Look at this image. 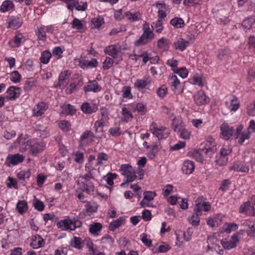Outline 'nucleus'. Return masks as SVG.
I'll list each match as a JSON object with an SVG mask.
<instances>
[{
  "mask_svg": "<svg viewBox=\"0 0 255 255\" xmlns=\"http://www.w3.org/2000/svg\"><path fill=\"white\" fill-rule=\"evenodd\" d=\"M120 171L126 179L125 182L121 185V186H123L127 183L131 182L137 178L136 172L128 164H122L120 168Z\"/></svg>",
  "mask_w": 255,
  "mask_h": 255,
  "instance_id": "obj_1",
  "label": "nucleus"
},
{
  "mask_svg": "<svg viewBox=\"0 0 255 255\" xmlns=\"http://www.w3.org/2000/svg\"><path fill=\"white\" fill-rule=\"evenodd\" d=\"M24 159V156L19 153L8 154L5 161V165L7 167H10L11 165H16L22 162Z\"/></svg>",
  "mask_w": 255,
  "mask_h": 255,
  "instance_id": "obj_2",
  "label": "nucleus"
},
{
  "mask_svg": "<svg viewBox=\"0 0 255 255\" xmlns=\"http://www.w3.org/2000/svg\"><path fill=\"white\" fill-rule=\"evenodd\" d=\"M150 130L159 140L166 138L168 136V133L165 132L166 130L165 128L161 127L158 128L156 127V124L154 123L151 124Z\"/></svg>",
  "mask_w": 255,
  "mask_h": 255,
  "instance_id": "obj_3",
  "label": "nucleus"
},
{
  "mask_svg": "<svg viewBox=\"0 0 255 255\" xmlns=\"http://www.w3.org/2000/svg\"><path fill=\"white\" fill-rule=\"evenodd\" d=\"M70 75L68 70L64 71L60 73L59 78L58 82L57 84H54L56 88L59 87L63 89L66 87L68 83V77Z\"/></svg>",
  "mask_w": 255,
  "mask_h": 255,
  "instance_id": "obj_4",
  "label": "nucleus"
},
{
  "mask_svg": "<svg viewBox=\"0 0 255 255\" xmlns=\"http://www.w3.org/2000/svg\"><path fill=\"white\" fill-rule=\"evenodd\" d=\"M239 212L250 216H255V208L251 205L250 201H247L242 204L240 207Z\"/></svg>",
  "mask_w": 255,
  "mask_h": 255,
  "instance_id": "obj_5",
  "label": "nucleus"
},
{
  "mask_svg": "<svg viewBox=\"0 0 255 255\" xmlns=\"http://www.w3.org/2000/svg\"><path fill=\"white\" fill-rule=\"evenodd\" d=\"M20 92V88L11 86L6 91L5 98L8 100H14L19 96Z\"/></svg>",
  "mask_w": 255,
  "mask_h": 255,
  "instance_id": "obj_6",
  "label": "nucleus"
},
{
  "mask_svg": "<svg viewBox=\"0 0 255 255\" xmlns=\"http://www.w3.org/2000/svg\"><path fill=\"white\" fill-rule=\"evenodd\" d=\"M220 129L223 138L225 140H228L233 135L234 132V128L226 124H222Z\"/></svg>",
  "mask_w": 255,
  "mask_h": 255,
  "instance_id": "obj_7",
  "label": "nucleus"
},
{
  "mask_svg": "<svg viewBox=\"0 0 255 255\" xmlns=\"http://www.w3.org/2000/svg\"><path fill=\"white\" fill-rule=\"evenodd\" d=\"M30 152L33 156H36L42 151L45 147V144L43 141L35 142L29 145Z\"/></svg>",
  "mask_w": 255,
  "mask_h": 255,
  "instance_id": "obj_8",
  "label": "nucleus"
},
{
  "mask_svg": "<svg viewBox=\"0 0 255 255\" xmlns=\"http://www.w3.org/2000/svg\"><path fill=\"white\" fill-rule=\"evenodd\" d=\"M85 92H93L96 93L102 90V87L98 84L96 81H89L87 86L83 88Z\"/></svg>",
  "mask_w": 255,
  "mask_h": 255,
  "instance_id": "obj_9",
  "label": "nucleus"
},
{
  "mask_svg": "<svg viewBox=\"0 0 255 255\" xmlns=\"http://www.w3.org/2000/svg\"><path fill=\"white\" fill-rule=\"evenodd\" d=\"M45 245V241L42 237L38 235L33 236L31 238L30 246L35 249L43 247Z\"/></svg>",
  "mask_w": 255,
  "mask_h": 255,
  "instance_id": "obj_10",
  "label": "nucleus"
},
{
  "mask_svg": "<svg viewBox=\"0 0 255 255\" xmlns=\"http://www.w3.org/2000/svg\"><path fill=\"white\" fill-rule=\"evenodd\" d=\"M98 108L95 104L85 102L81 106V111L85 114H91L97 111Z\"/></svg>",
  "mask_w": 255,
  "mask_h": 255,
  "instance_id": "obj_11",
  "label": "nucleus"
},
{
  "mask_svg": "<svg viewBox=\"0 0 255 255\" xmlns=\"http://www.w3.org/2000/svg\"><path fill=\"white\" fill-rule=\"evenodd\" d=\"M121 51L120 47H118L117 45H111L106 47L104 52L111 56L113 58L117 57L118 53Z\"/></svg>",
  "mask_w": 255,
  "mask_h": 255,
  "instance_id": "obj_12",
  "label": "nucleus"
},
{
  "mask_svg": "<svg viewBox=\"0 0 255 255\" xmlns=\"http://www.w3.org/2000/svg\"><path fill=\"white\" fill-rule=\"evenodd\" d=\"M196 103L199 105L205 104L208 102V98L205 93L202 91H199L194 96Z\"/></svg>",
  "mask_w": 255,
  "mask_h": 255,
  "instance_id": "obj_13",
  "label": "nucleus"
},
{
  "mask_svg": "<svg viewBox=\"0 0 255 255\" xmlns=\"http://www.w3.org/2000/svg\"><path fill=\"white\" fill-rule=\"evenodd\" d=\"M230 169L237 172L248 173L249 171V167L243 165L241 161H238L234 163L233 165L230 167Z\"/></svg>",
  "mask_w": 255,
  "mask_h": 255,
  "instance_id": "obj_14",
  "label": "nucleus"
},
{
  "mask_svg": "<svg viewBox=\"0 0 255 255\" xmlns=\"http://www.w3.org/2000/svg\"><path fill=\"white\" fill-rule=\"evenodd\" d=\"M57 227L63 231H72L71 219L67 218L57 222Z\"/></svg>",
  "mask_w": 255,
  "mask_h": 255,
  "instance_id": "obj_15",
  "label": "nucleus"
},
{
  "mask_svg": "<svg viewBox=\"0 0 255 255\" xmlns=\"http://www.w3.org/2000/svg\"><path fill=\"white\" fill-rule=\"evenodd\" d=\"M194 214L190 217L189 222L194 226H198L200 219L199 216L202 215V212H200L199 207H194Z\"/></svg>",
  "mask_w": 255,
  "mask_h": 255,
  "instance_id": "obj_16",
  "label": "nucleus"
},
{
  "mask_svg": "<svg viewBox=\"0 0 255 255\" xmlns=\"http://www.w3.org/2000/svg\"><path fill=\"white\" fill-rule=\"evenodd\" d=\"M195 169L194 162L191 160H187L183 163L182 170L186 174H190Z\"/></svg>",
  "mask_w": 255,
  "mask_h": 255,
  "instance_id": "obj_17",
  "label": "nucleus"
},
{
  "mask_svg": "<svg viewBox=\"0 0 255 255\" xmlns=\"http://www.w3.org/2000/svg\"><path fill=\"white\" fill-rule=\"evenodd\" d=\"M225 105L232 111H237L239 108L240 105L238 98L235 96H233L230 102L226 101Z\"/></svg>",
  "mask_w": 255,
  "mask_h": 255,
  "instance_id": "obj_18",
  "label": "nucleus"
},
{
  "mask_svg": "<svg viewBox=\"0 0 255 255\" xmlns=\"http://www.w3.org/2000/svg\"><path fill=\"white\" fill-rule=\"evenodd\" d=\"M239 242L238 237L237 235L232 236V240L230 242L222 241L221 244L225 249L230 250L237 246V243Z\"/></svg>",
  "mask_w": 255,
  "mask_h": 255,
  "instance_id": "obj_19",
  "label": "nucleus"
},
{
  "mask_svg": "<svg viewBox=\"0 0 255 255\" xmlns=\"http://www.w3.org/2000/svg\"><path fill=\"white\" fill-rule=\"evenodd\" d=\"M189 42L188 41L180 38L174 42L173 46L175 49H178L182 51L189 45Z\"/></svg>",
  "mask_w": 255,
  "mask_h": 255,
  "instance_id": "obj_20",
  "label": "nucleus"
},
{
  "mask_svg": "<svg viewBox=\"0 0 255 255\" xmlns=\"http://www.w3.org/2000/svg\"><path fill=\"white\" fill-rule=\"evenodd\" d=\"M14 7V4L11 0H5L2 3L0 7V11L2 12H5L13 10Z\"/></svg>",
  "mask_w": 255,
  "mask_h": 255,
  "instance_id": "obj_21",
  "label": "nucleus"
},
{
  "mask_svg": "<svg viewBox=\"0 0 255 255\" xmlns=\"http://www.w3.org/2000/svg\"><path fill=\"white\" fill-rule=\"evenodd\" d=\"M151 83V80L146 77H144L142 79H137L134 83V86L138 89H143L145 87Z\"/></svg>",
  "mask_w": 255,
  "mask_h": 255,
  "instance_id": "obj_22",
  "label": "nucleus"
},
{
  "mask_svg": "<svg viewBox=\"0 0 255 255\" xmlns=\"http://www.w3.org/2000/svg\"><path fill=\"white\" fill-rule=\"evenodd\" d=\"M125 221L124 217H120L118 219L114 220L109 225V230L111 231H114L116 229L119 228Z\"/></svg>",
  "mask_w": 255,
  "mask_h": 255,
  "instance_id": "obj_23",
  "label": "nucleus"
},
{
  "mask_svg": "<svg viewBox=\"0 0 255 255\" xmlns=\"http://www.w3.org/2000/svg\"><path fill=\"white\" fill-rule=\"evenodd\" d=\"M168 79L171 90L172 91L176 90L180 84V81L177 76L175 75H169Z\"/></svg>",
  "mask_w": 255,
  "mask_h": 255,
  "instance_id": "obj_24",
  "label": "nucleus"
},
{
  "mask_svg": "<svg viewBox=\"0 0 255 255\" xmlns=\"http://www.w3.org/2000/svg\"><path fill=\"white\" fill-rule=\"evenodd\" d=\"M199 207L200 212H202L203 208L204 211L208 212L210 209V205L208 202H204L202 203V199L198 198L196 201V204L195 207Z\"/></svg>",
  "mask_w": 255,
  "mask_h": 255,
  "instance_id": "obj_25",
  "label": "nucleus"
},
{
  "mask_svg": "<svg viewBox=\"0 0 255 255\" xmlns=\"http://www.w3.org/2000/svg\"><path fill=\"white\" fill-rule=\"evenodd\" d=\"M46 110V104L44 102H41L37 105L36 108L34 109L33 114L35 116H42Z\"/></svg>",
  "mask_w": 255,
  "mask_h": 255,
  "instance_id": "obj_26",
  "label": "nucleus"
},
{
  "mask_svg": "<svg viewBox=\"0 0 255 255\" xmlns=\"http://www.w3.org/2000/svg\"><path fill=\"white\" fill-rule=\"evenodd\" d=\"M22 23V20L20 18L12 17L8 22V27L16 29L21 26Z\"/></svg>",
  "mask_w": 255,
  "mask_h": 255,
  "instance_id": "obj_27",
  "label": "nucleus"
},
{
  "mask_svg": "<svg viewBox=\"0 0 255 255\" xmlns=\"http://www.w3.org/2000/svg\"><path fill=\"white\" fill-rule=\"evenodd\" d=\"M147 150V156L149 158L153 159L158 152V146L156 144H153Z\"/></svg>",
  "mask_w": 255,
  "mask_h": 255,
  "instance_id": "obj_28",
  "label": "nucleus"
},
{
  "mask_svg": "<svg viewBox=\"0 0 255 255\" xmlns=\"http://www.w3.org/2000/svg\"><path fill=\"white\" fill-rule=\"evenodd\" d=\"M125 16L130 22H134L141 19V14L138 12L131 13L130 11H127L125 13Z\"/></svg>",
  "mask_w": 255,
  "mask_h": 255,
  "instance_id": "obj_29",
  "label": "nucleus"
},
{
  "mask_svg": "<svg viewBox=\"0 0 255 255\" xmlns=\"http://www.w3.org/2000/svg\"><path fill=\"white\" fill-rule=\"evenodd\" d=\"M102 229V225L100 223H95L90 225L89 232L94 235H98Z\"/></svg>",
  "mask_w": 255,
  "mask_h": 255,
  "instance_id": "obj_30",
  "label": "nucleus"
},
{
  "mask_svg": "<svg viewBox=\"0 0 255 255\" xmlns=\"http://www.w3.org/2000/svg\"><path fill=\"white\" fill-rule=\"evenodd\" d=\"M22 38L23 36L21 34L16 35L14 36L13 39H11L9 41L8 44L11 47L13 48L18 47Z\"/></svg>",
  "mask_w": 255,
  "mask_h": 255,
  "instance_id": "obj_31",
  "label": "nucleus"
},
{
  "mask_svg": "<svg viewBox=\"0 0 255 255\" xmlns=\"http://www.w3.org/2000/svg\"><path fill=\"white\" fill-rule=\"evenodd\" d=\"M16 209L19 214H23L28 209L27 202L24 200L19 201L16 204Z\"/></svg>",
  "mask_w": 255,
  "mask_h": 255,
  "instance_id": "obj_32",
  "label": "nucleus"
},
{
  "mask_svg": "<svg viewBox=\"0 0 255 255\" xmlns=\"http://www.w3.org/2000/svg\"><path fill=\"white\" fill-rule=\"evenodd\" d=\"M169 40L167 39L162 37L158 40L157 46L163 50H167L169 48Z\"/></svg>",
  "mask_w": 255,
  "mask_h": 255,
  "instance_id": "obj_33",
  "label": "nucleus"
},
{
  "mask_svg": "<svg viewBox=\"0 0 255 255\" xmlns=\"http://www.w3.org/2000/svg\"><path fill=\"white\" fill-rule=\"evenodd\" d=\"M36 80L32 78H27L25 81L23 89L25 91H30L33 87L35 86Z\"/></svg>",
  "mask_w": 255,
  "mask_h": 255,
  "instance_id": "obj_34",
  "label": "nucleus"
},
{
  "mask_svg": "<svg viewBox=\"0 0 255 255\" xmlns=\"http://www.w3.org/2000/svg\"><path fill=\"white\" fill-rule=\"evenodd\" d=\"M170 24L176 28H182L185 25L184 22L180 17H175L170 20Z\"/></svg>",
  "mask_w": 255,
  "mask_h": 255,
  "instance_id": "obj_35",
  "label": "nucleus"
},
{
  "mask_svg": "<svg viewBox=\"0 0 255 255\" xmlns=\"http://www.w3.org/2000/svg\"><path fill=\"white\" fill-rule=\"evenodd\" d=\"M81 187L83 191L88 194H90L94 191V186L92 183L87 184L85 182H82L81 183Z\"/></svg>",
  "mask_w": 255,
  "mask_h": 255,
  "instance_id": "obj_36",
  "label": "nucleus"
},
{
  "mask_svg": "<svg viewBox=\"0 0 255 255\" xmlns=\"http://www.w3.org/2000/svg\"><path fill=\"white\" fill-rule=\"evenodd\" d=\"M51 56L52 54L49 51L45 50L42 52L40 60L43 64H46L49 62Z\"/></svg>",
  "mask_w": 255,
  "mask_h": 255,
  "instance_id": "obj_37",
  "label": "nucleus"
},
{
  "mask_svg": "<svg viewBox=\"0 0 255 255\" xmlns=\"http://www.w3.org/2000/svg\"><path fill=\"white\" fill-rule=\"evenodd\" d=\"M31 175L29 170H21L17 174V177L19 180L25 181L28 179Z\"/></svg>",
  "mask_w": 255,
  "mask_h": 255,
  "instance_id": "obj_38",
  "label": "nucleus"
},
{
  "mask_svg": "<svg viewBox=\"0 0 255 255\" xmlns=\"http://www.w3.org/2000/svg\"><path fill=\"white\" fill-rule=\"evenodd\" d=\"M255 21V19L253 17H248L242 22V26L244 29H249Z\"/></svg>",
  "mask_w": 255,
  "mask_h": 255,
  "instance_id": "obj_39",
  "label": "nucleus"
},
{
  "mask_svg": "<svg viewBox=\"0 0 255 255\" xmlns=\"http://www.w3.org/2000/svg\"><path fill=\"white\" fill-rule=\"evenodd\" d=\"M46 32L45 28H44V26H43L38 28L36 31V34L39 40H45L46 38Z\"/></svg>",
  "mask_w": 255,
  "mask_h": 255,
  "instance_id": "obj_40",
  "label": "nucleus"
},
{
  "mask_svg": "<svg viewBox=\"0 0 255 255\" xmlns=\"http://www.w3.org/2000/svg\"><path fill=\"white\" fill-rule=\"evenodd\" d=\"M22 136V134H21L18 138L16 140V142L18 144H21V146L20 147V151L23 152L27 149V147L28 146V141H25V139H21V136Z\"/></svg>",
  "mask_w": 255,
  "mask_h": 255,
  "instance_id": "obj_41",
  "label": "nucleus"
},
{
  "mask_svg": "<svg viewBox=\"0 0 255 255\" xmlns=\"http://www.w3.org/2000/svg\"><path fill=\"white\" fill-rule=\"evenodd\" d=\"M70 245L75 248L81 249L82 248L81 245V239L79 237H74L70 242Z\"/></svg>",
  "mask_w": 255,
  "mask_h": 255,
  "instance_id": "obj_42",
  "label": "nucleus"
},
{
  "mask_svg": "<svg viewBox=\"0 0 255 255\" xmlns=\"http://www.w3.org/2000/svg\"><path fill=\"white\" fill-rule=\"evenodd\" d=\"M76 112V109L74 106L68 104L66 105L63 108L62 113L68 115H73Z\"/></svg>",
  "mask_w": 255,
  "mask_h": 255,
  "instance_id": "obj_43",
  "label": "nucleus"
},
{
  "mask_svg": "<svg viewBox=\"0 0 255 255\" xmlns=\"http://www.w3.org/2000/svg\"><path fill=\"white\" fill-rule=\"evenodd\" d=\"M217 148L216 145H212L204 148H201V151L208 156H211L216 151Z\"/></svg>",
  "mask_w": 255,
  "mask_h": 255,
  "instance_id": "obj_44",
  "label": "nucleus"
},
{
  "mask_svg": "<svg viewBox=\"0 0 255 255\" xmlns=\"http://www.w3.org/2000/svg\"><path fill=\"white\" fill-rule=\"evenodd\" d=\"M143 199L147 201L153 200L154 197L157 195L154 191H146L143 192Z\"/></svg>",
  "mask_w": 255,
  "mask_h": 255,
  "instance_id": "obj_45",
  "label": "nucleus"
},
{
  "mask_svg": "<svg viewBox=\"0 0 255 255\" xmlns=\"http://www.w3.org/2000/svg\"><path fill=\"white\" fill-rule=\"evenodd\" d=\"M71 24L73 28L80 30L83 28V24L81 21L77 18H74L71 22Z\"/></svg>",
  "mask_w": 255,
  "mask_h": 255,
  "instance_id": "obj_46",
  "label": "nucleus"
},
{
  "mask_svg": "<svg viewBox=\"0 0 255 255\" xmlns=\"http://www.w3.org/2000/svg\"><path fill=\"white\" fill-rule=\"evenodd\" d=\"M117 176L116 173H109L104 177V179L107 181L108 185L112 186L114 184L113 180L116 179Z\"/></svg>",
  "mask_w": 255,
  "mask_h": 255,
  "instance_id": "obj_47",
  "label": "nucleus"
},
{
  "mask_svg": "<svg viewBox=\"0 0 255 255\" xmlns=\"http://www.w3.org/2000/svg\"><path fill=\"white\" fill-rule=\"evenodd\" d=\"M173 72L174 73L177 74L182 78L187 77L188 73L187 70L184 67H182L179 69L173 70Z\"/></svg>",
  "mask_w": 255,
  "mask_h": 255,
  "instance_id": "obj_48",
  "label": "nucleus"
},
{
  "mask_svg": "<svg viewBox=\"0 0 255 255\" xmlns=\"http://www.w3.org/2000/svg\"><path fill=\"white\" fill-rule=\"evenodd\" d=\"M10 79L14 83H18L21 79V75L17 71H14L10 74Z\"/></svg>",
  "mask_w": 255,
  "mask_h": 255,
  "instance_id": "obj_49",
  "label": "nucleus"
},
{
  "mask_svg": "<svg viewBox=\"0 0 255 255\" xmlns=\"http://www.w3.org/2000/svg\"><path fill=\"white\" fill-rule=\"evenodd\" d=\"M151 26L154 27L156 32L161 33L163 30L162 20L158 19L155 22H153Z\"/></svg>",
  "mask_w": 255,
  "mask_h": 255,
  "instance_id": "obj_50",
  "label": "nucleus"
},
{
  "mask_svg": "<svg viewBox=\"0 0 255 255\" xmlns=\"http://www.w3.org/2000/svg\"><path fill=\"white\" fill-rule=\"evenodd\" d=\"M251 223V225H249V229L247 231V235L250 237H255V223L253 222L248 221ZM248 224V221L247 222Z\"/></svg>",
  "mask_w": 255,
  "mask_h": 255,
  "instance_id": "obj_51",
  "label": "nucleus"
},
{
  "mask_svg": "<svg viewBox=\"0 0 255 255\" xmlns=\"http://www.w3.org/2000/svg\"><path fill=\"white\" fill-rule=\"evenodd\" d=\"M140 239L143 244H144L147 247H151L152 246V241L150 239H147V235L145 233H142L140 235Z\"/></svg>",
  "mask_w": 255,
  "mask_h": 255,
  "instance_id": "obj_52",
  "label": "nucleus"
},
{
  "mask_svg": "<svg viewBox=\"0 0 255 255\" xmlns=\"http://www.w3.org/2000/svg\"><path fill=\"white\" fill-rule=\"evenodd\" d=\"M167 87L165 85H162L160 87L158 88L156 94L159 97L163 99L167 94Z\"/></svg>",
  "mask_w": 255,
  "mask_h": 255,
  "instance_id": "obj_53",
  "label": "nucleus"
},
{
  "mask_svg": "<svg viewBox=\"0 0 255 255\" xmlns=\"http://www.w3.org/2000/svg\"><path fill=\"white\" fill-rule=\"evenodd\" d=\"M231 184V181L230 180V179H225L223 180L222 183L221 184L219 189L224 192H225L229 189Z\"/></svg>",
  "mask_w": 255,
  "mask_h": 255,
  "instance_id": "obj_54",
  "label": "nucleus"
},
{
  "mask_svg": "<svg viewBox=\"0 0 255 255\" xmlns=\"http://www.w3.org/2000/svg\"><path fill=\"white\" fill-rule=\"evenodd\" d=\"M114 64V60L109 57H107L103 63V68L104 70L110 69Z\"/></svg>",
  "mask_w": 255,
  "mask_h": 255,
  "instance_id": "obj_55",
  "label": "nucleus"
},
{
  "mask_svg": "<svg viewBox=\"0 0 255 255\" xmlns=\"http://www.w3.org/2000/svg\"><path fill=\"white\" fill-rule=\"evenodd\" d=\"M43 220L45 222H47L49 220L56 222L58 221V218L53 214L46 213L43 215Z\"/></svg>",
  "mask_w": 255,
  "mask_h": 255,
  "instance_id": "obj_56",
  "label": "nucleus"
},
{
  "mask_svg": "<svg viewBox=\"0 0 255 255\" xmlns=\"http://www.w3.org/2000/svg\"><path fill=\"white\" fill-rule=\"evenodd\" d=\"M108 159V155L104 152L99 153L97 156V162L96 165L103 164L102 161H107Z\"/></svg>",
  "mask_w": 255,
  "mask_h": 255,
  "instance_id": "obj_57",
  "label": "nucleus"
},
{
  "mask_svg": "<svg viewBox=\"0 0 255 255\" xmlns=\"http://www.w3.org/2000/svg\"><path fill=\"white\" fill-rule=\"evenodd\" d=\"M33 204L35 209L39 211H42L44 209L43 203L38 199H35L34 200Z\"/></svg>",
  "mask_w": 255,
  "mask_h": 255,
  "instance_id": "obj_58",
  "label": "nucleus"
},
{
  "mask_svg": "<svg viewBox=\"0 0 255 255\" xmlns=\"http://www.w3.org/2000/svg\"><path fill=\"white\" fill-rule=\"evenodd\" d=\"M203 153V152L201 151V148H200L198 150H194L192 153V155L198 162H201L203 160V156L202 155Z\"/></svg>",
  "mask_w": 255,
  "mask_h": 255,
  "instance_id": "obj_59",
  "label": "nucleus"
},
{
  "mask_svg": "<svg viewBox=\"0 0 255 255\" xmlns=\"http://www.w3.org/2000/svg\"><path fill=\"white\" fill-rule=\"evenodd\" d=\"M150 40L146 38L143 35L140 37V38L134 42V45L135 46H139L147 44Z\"/></svg>",
  "mask_w": 255,
  "mask_h": 255,
  "instance_id": "obj_60",
  "label": "nucleus"
},
{
  "mask_svg": "<svg viewBox=\"0 0 255 255\" xmlns=\"http://www.w3.org/2000/svg\"><path fill=\"white\" fill-rule=\"evenodd\" d=\"M250 131H244L241 133V137L238 141L239 143L242 144L246 139H249L250 137Z\"/></svg>",
  "mask_w": 255,
  "mask_h": 255,
  "instance_id": "obj_61",
  "label": "nucleus"
},
{
  "mask_svg": "<svg viewBox=\"0 0 255 255\" xmlns=\"http://www.w3.org/2000/svg\"><path fill=\"white\" fill-rule=\"evenodd\" d=\"M228 159V157L221 156L220 155H216L215 162L219 166H223L227 163Z\"/></svg>",
  "mask_w": 255,
  "mask_h": 255,
  "instance_id": "obj_62",
  "label": "nucleus"
},
{
  "mask_svg": "<svg viewBox=\"0 0 255 255\" xmlns=\"http://www.w3.org/2000/svg\"><path fill=\"white\" fill-rule=\"evenodd\" d=\"M72 231H74L76 228H80L82 226V223L77 218H74L71 219Z\"/></svg>",
  "mask_w": 255,
  "mask_h": 255,
  "instance_id": "obj_63",
  "label": "nucleus"
},
{
  "mask_svg": "<svg viewBox=\"0 0 255 255\" xmlns=\"http://www.w3.org/2000/svg\"><path fill=\"white\" fill-rule=\"evenodd\" d=\"M63 52V49L59 46L54 48L52 50L53 55L56 56L57 59H60L62 57Z\"/></svg>",
  "mask_w": 255,
  "mask_h": 255,
  "instance_id": "obj_64",
  "label": "nucleus"
}]
</instances>
